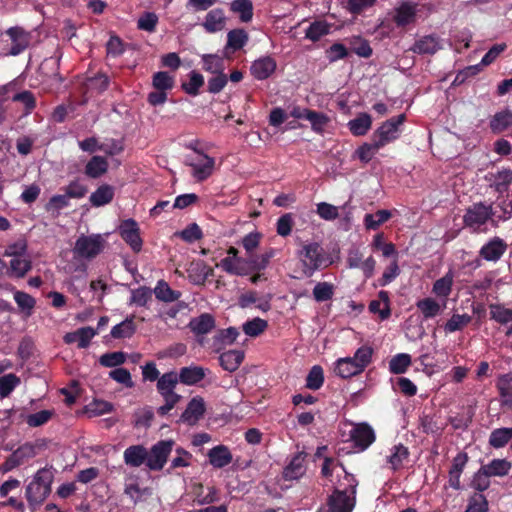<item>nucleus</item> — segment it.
Here are the masks:
<instances>
[{
    "label": "nucleus",
    "mask_w": 512,
    "mask_h": 512,
    "mask_svg": "<svg viewBox=\"0 0 512 512\" xmlns=\"http://www.w3.org/2000/svg\"><path fill=\"white\" fill-rule=\"evenodd\" d=\"M340 486L328 498V512H352L355 507L358 481L354 475L345 471Z\"/></svg>",
    "instance_id": "nucleus-1"
},
{
    "label": "nucleus",
    "mask_w": 512,
    "mask_h": 512,
    "mask_svg": "<svg viewBox=\"0 0 512 512\" xmlns=\"http://www.w3.org/2000/svg\"><path fill=\"white\" fill-rule=\"evenodd\" d=\"M54 474L49 468L39 469L26 486L25 497L30 507L40 506L51 493Z\"/></svg>",
    "instance_id": "nucleus-2"
},
{
    "label": "nucleus",
    "mask_w": 512,
    "mask_h": 512,
    "mask_svg": "<svg viewBox=\"0 0 512 512\" xmlns=\"http://www.w3.org/2000/svg\"><path fill=\"white\" fill-rule=\"evenodd\" d=\"M185 164L192 169V176L199 182L209 178L215 167V159L205 153L187 155Z\"/></svg>",
    "instance_id": "nucleus-3"
},
{
    "label": "nucleus",
    "mask_w": 512,
    "mask_h": 512,
    "mask_svg": "<svg viewBox=\"0 0 512 512\" xmlns=\"http://www.w3.org/2000/svg\"><path fill=\"white\" fill-rule=\"evenodd\" d=\"M175 442L171 439L160 440L148 452L147 467L152 471H160L167 462Z\"/></svg>",
    "instance_id": "nucleus-4"
},
{
    "label": "nucleus",
    "mask_w": 512,
    "mask_h": 512,
    "mask_svg": "<svg viewBox=\"0 0 512 512\" xmlns=\"http://www.w3.org/2000/svg\"><path fill=\"white\" fill-rule=\"evenodd\" d=\"M405 121V115L400 114L384 122L373 134L374 139L384 147L399 136V127Z\"/></svg>",
    "instance_id": "nucleus-5"
},
{
    "label": "nucleus",
    "mask_w": 512,
    "mask_h": 512,
    "mask_svg": "<svg viewBox=\"0 0 512 512\" xmlns=\"http://www.w3.org/2000/svg\"><path fill=\"white\" fill-rule=\"evenodd\" d=\"M105 240L100 235L82 236L75 244L79 256H95L103 252Z\"/></svg>",
    "instance_id": "nucleus-6"
},
{
    "label": "nucleus",
    "mask_w": 512,
    "mask_h": 512,
    "mask_svg": "<svg viewBox=\"0 0 512 512\" xmlns=\"http://www.w3.org/2000/svg\"><path fill=\"white\" fill-rule=\"evenodd\" d=\"M205 412L206 406L204 399L200 396H195L188 402L178 422L194 426L204 416Z\"/></svg>",
    "instance_id": "nucleus-7"
},
{
    "label": "nucleus",
    "mask_w": 512,
    "mask_h": 512,
    "mask_svg": "<svg viewBox=\"0 0 512 512\" xmlns=\"http://www.w3.org/2000/svg\"><path fill=\"white\" fill-rule=\"evenodd\" d=\"M492 207L477 203L469 207L464 215V223L471 228H478L491 217Z\"/></svg>",
    "instance_id": "nucleus-8"
},
{
    "label": "nucleus",
    "mask_w": 512,
    "mask_h": 512,
    "mask_svg": "<svg viewBox=\"0 0 512 512\" xmlns=\"http://www.w3.org/2000/svg\"><path fill=\"white\" fill-rule=\"evenodd\" d=\"M506 49L505 44H496L483 56L481 63L478 65L470 66L466 70L460 72L454 83H462L466 77L473 76L480 71V66H487L495 61V59Z\"/></svg>",
    "instance_id": "nucleus-9"
},
{
    "label": "nucleus",
    "mask_w": 512,
    "mask_h": 512,
    "mask_svg": "<svg viewBox=\"0 0 512 512\" xmlns=\"http://www.w3.org/2000/svg\"><path fill=\"white\" fill-rule=\"evenodd\" d=\"M119 232L125 242L131 246L134 253H138L141 250L142 240L139 235L138 224L135 220H124L119 226Z\"/></svg>",
    "instance_id": "nucleus-10"
},
{
    "label": "nucleus",
    "mask_w": 512,
    "mask_h": 512,
    "mask_svg": "<svg viewBox=\"0 0 512 512\" xmlns=\"http://www.w3.org/2000/svg\"><path fill=\"white\" fill-rule=\"evenodd\" d=\"M350 436L354 446L361 451L367 449L376 439L373 428L367 423L357 424L351 430Z\"/></svg>",
    "instance_id": "nucleus-11"
},
{
    "label": "nucleus",
    "mask_w": 512,
    "mask_h": 512,
    "mask_svg": "<svg viewBox=\"0 0 512 512\" xmlns=\"http://www.w3.org/2000/svg\"><path fill=\"white\" fill-rule=\"evenodd\" d=\"M252 258H222L220 266L227 272L236 275H247L256 269V262Z\"/></svg>",
    "instance_id": "nucleus-12"
},
{
    "label": "nucleus",
    "mask_w": 512,
    "mask_h": 512,
    "mask_svg": "<svg viewBox=\"0 0 512 512\" xmlns=\"http://www.w3.org/2000/svg\"><path fill=\"white\" fill-rule=\"evenodd\" d=\"M7 35L11 38L12 46L10 55L16 56L22 53L30 44V33L20 27H11L7 30Z\"/></svg>",
    "instance_id": "nucleus-13"
},
{
    "label": "nucleus",
    "mask_w": 512,
    "mask_h": 512,
    "mask_svg": "<svg viewBox=\"0 0 512 512\" xmlns=\"http://www.w3.org/2000/svg\"><path fill=\"white\" fill-rule=\"evenodd\" d=\"M467 462L468 455L464 452L458 453L453 459L452 466L449 470V485L455 490H460L462 488L460 477Z\"/></svg>",
    "instance_id": "nucleus-14"
},
{
    "label": "nucleus",
    "mask_w": 512,
    "mask_h": 512,
    "mask_svg": "<svg viewBox=\"0 0 512 512\" xmlns=\"http://www.w3.org/2000/svg\"><path fill=\"white\" fill-rule=\"evenodd\" d=\"M124 462L130 467L147 465L148 450L143 445H131L123 453Z\"/></svg>",
    "instance_id": "nucleus-15"
},
{
    "label": "nucleus",
    "mask_w": 512,
    "mask_h": 512,
    "mask_svg": "<svg viewBox=\"0 0 512 512\" xmlns=\"http://www.w3.org/2000/svg\"><path fill=\"white\" fill-rule=\"evenodd\" d=\"M207 456L209 458V463L214 468L218 469L224 468L225 466L229 465L233 460V456L230 449L222 444L211 448L208 451Z\"/></svg>",
    "instance_id": "nucleus-16"
},
{
    "label": "nucleus",
    "mask_w": 512,
    "mask_h": 512,
    "mask_svg": "<svg viewBox=\"0 0 512 512\" xmlns=\"http://www.w3.org/2000/svg\"><path fill=\"white\" fill-rule=\"evenodd\" d=\"M307 454L298 452L283 470V478L285 480H295L300 478L306 471L304 462Z\"/></svg>",
    "instance_id": "nucleus-17"
},
{
    "label": "nucleus",
    "mask_w": 512,
    "mask_h": 512,
    "mask_svg": "<svg viewBox=\"0 0 512 512\" xmlns=\"http://www.w3.org/2000/svg\"><path fill=\"white\" fill-rule=\"evenodd\" d=\"M188 327L196 335H205L215 328V319L209 313H202L190 320Z\"/></svg>",
    "instance_id": "nucleus-18"
},
{
    "label": "nucleus",
    "mask_w": 512,
    "mask_h": 512,
    "mask_svg": "<svg viewBox=\"0 0 512 512\" xmlns=\"http://www.w3.org/2000/svg\"><path fill=\"white\" fill-rule=\"evenodd\" d=\"M276 69V62L273 58L266 56L256 61L251 66L252 75L258 80L267 79Z\"/></svg>",
    "instance_id": "nucleus-19"
},
{
    "label": "nucleus",
    "mask_w": 512,
    "mask_h": 512,
    "mask_svg": "<svg viewBox=\"0 0 512 512\" xmlns=\"http://www.w3.org/2000/svg\"><path fill=\"white\" fill-rule=\"evenodd\" d=\"M368 309L373 314H379L381 320L388 319L391 315L389 293L384 290L380 291L378 299L372 300Z\"/></svg>",
    "instance_id": "nucleus-20"
},
{
    "label": "nucleus",
    "mask_w": 512,
    "mask_h": 512,
    "mask_svg": "<svg viewBox=\"0 0 512 512\" xmlns=\"http://www.w3.org/2000/svg\"><path fill=\"white\" fill-rule=\"evenodd\" d=\"M59 267L75 278L84 276L87 270L85 258H61Z\"/></svg>",
    "instance_id": "nucleus-21"
},
{
    "label": "nucleus",
    "mask_w": 512,
    "mask_h": 512,
    "mask_svg": "<svg viewBox=\"0 0 512 512\" xmlns=\"http://www.w3.org/2000/svg\"><path fill=\"white\" fill-rule=\"evenodd\" d=\"M334 372L337 376L347 379L362 373V369L351 357L339 358L335 362Z\"/></svg>",
    "instance_id": "nucleus-22"
},
{
    "label": "nucleus",
    "mask_w": 512,
    "mask_h": 512,
    "mask_svg": "<svg viewBox=\"0 0 512 512\" xmlns=\"http://www.w3.org/2000/svg\"><path fill=\"white\" fill-rule=\"evenodd\" d=\"M244 360V352L242 350H229L223 352L219 356L221 367L229 372L236 371Z\"/></svg>",
    "instance_id": "nucleus-23"
},
{
    "label": "nucleus",
    "mask_w": 512,
    "mask_h": 512,
    "mask_svg": "<svg viewBox=\"0 0 512 512\" xmlns=\"http://www.w3.org/2000/svg\"><path fill=\"white\" fill-rule=\"evenodd\" d=\"M205 376V369L200 366L182 367L178 374L179 381L190 386L201 382Z\"/></svg>",
    "instance_id": "nucleus-24"
},
{
    "label": "nucleus",
    "mask_w": 512,
    "mask_h": 512,
    "mask_svg": "<svg viewBox=\"0 0 512 512\" xmlns=\"http://www.w3.org/2000/svg\"><path fill=\"white\" fill-rule=\"evenodd\" d=\"M496 387L501 398V406L512 407V373L501 375Z\"/></svg>",
    "instance_id": "nucleus-25"
},
{
    "label": "nucleus",
    "mask_w": 512,
    "mask_h": 512,
    "mask_svg": "<svg viewBox=\"0 0 512 512\" xmlns=\"http://www.w3.org/2000/svg\"><path fill=\"white\" fill-rule=\"evenodd\" d=\"M202 25L209 33H215L224 29L225 16L223 10L216 8L209 11Z\"/></svg>",
    "instance_id": "nucleus-26"
},
{
    "label": "nucleus",
    "mask_w": 512,
    "mask_h": 512,
    "mask_svg": "<svg viewBox=\"0 0 512 512\" xmlns=\"http://www.w3.org/2000/svg\"><path fill=\"white\" fill-rule=\"evenodd\" d=\"M351 133L355 136L365 135L372 126V118L367 113H360L347 124Z\"/></svg>",
    "instance_id": "nucleus-27"
},
{
    "label": "nucleus",
    "mask_w": 512,
    "mask_h": 512,
    "mask_svg": "<svg viewBox=\"0 0 512 512\" xmlns=\"http://www.w3.org/2000/svg\"><path fill=\"white\" fill-rule=\"evenodd\" d=\"M179 381L178 374L174 371L166 372L157 380V392L161 395L175 393Z\"/></svg>",
    "instance_id": "nucleus-28"
},
{
    "label": "nucleus",
    "mask_w": 512,
    "mask_h": 512,
    "mask_svg": "<svg viewBox=\"0 0 512 512\" xmlns=\"http://www.w3.org/2000/svg\"><path fill=\"white\" fill-rule=\"evenodd\" d=\"M239 334L235 327L220 329L213 338V346L217 351H220L224 346L233 344Z\"/></svg>",
    "instance_id": "nucleus-29"
},
{
    "label": "nucleus",
    "mask_w": 512,
    "mask_h": 512,
    "mask_svg": "<svg viewBox=\"0 0 512 512\" xmlns=\"http://www.w3.org/2000/svg\"><path fill=\"white\" fill-rule=\"evenodd\" d=\"M108 170V162L104 157L93 156L85 166V174L90 178H99Z\"/></svg>",
    "instance_id": "nucleus-30"
},
{
    "label": "nucleus",
    "mask_w": 512,
    "mask_h": 512,
    "mask_svg": "<svg viewBox=\"0 0 512 512\" xmlns=\"http://www.w3.org/2000/svg\"><path fill=\"white\" fill-rule=\"evenodd\" d=\"M488 179L491 182V186H493L497 192L503 193L507 191L508 186L512 182V171L505 169L495 174L490 173Z\"/></svg>",
    "instance_id": "nucleus-31"
},
{
    "label": "nucleus",
    "mask_w": 512,
    "mask_h": 512,
    "mask_svg": "<svg viewBox=\"0 0 512 512\" xmlns=\"http://www.w3.org/2000/svg\"><path fill=\"white\" fill-rule=\"evenodd\" d=\"M114 196V190L109 185H101L90 195V203L94 207H100L110 203Z\"/></svg>",
    "instance_id": "nucleus-32"
},
{
    "label": "nucleus",
    "mask_w": 512,
    "mask_h": 512,
    "mask_svg": "<svg viewBox=\"0 0 512 512\" xmlns=\"http://www.w3.org/2000/svg\"><path fill=\"white\" fill-rule=\"evenodd\" d=\"M136 332V325L133 317L126 318L121 323L115 325L110 332L114 339L131 338Z\"/></svg>",
    "instance_id": "nucleus-33"
},
{
    "label": "nucleus",
    "mask_w": 512,
    "mask_h": 512,
    "mask_svg": "<svg viewBox=\"0 0 512 512\" xmlns=\"http://www.w3.org/2000/svg\"><path fill=\"white\" fill-rule=\"evenodd\" d=\"M481 468L490 477L492 476H505L511 469V463L506 459H493L490 463L482 465Z\"/></svg>",
    "instance_id": "nucleus-34"
},
{
    "label": "nucleus",
    "mask_w": 512,
    "mask_h": 512,
    "mask_svg": "<svg viewBox=\"0 0 512 512\" xmlns=\"http://www.w3.org/2000/svg\"><path fill=\"white\" fill-rule=\"evenodd\" d=\"M454 274L452 269L440 279L436 280L433 284V293H435L439 297H448L452 290Z\"/></svg>",
    "instance_id": "nucleus-35"
},
{
    "label": "nucleus",
    "mask_w": 512,
    "mask_h": 512,
    "mask_svg": "<svg viewBox=\"0 0 512 512\" xmlns=\"http://www.w3.org/2000/svg\"><path fill=\"white\" fill-rule=\"evenodd\" d=\"M440 49L438 40L432 36H425L415 42L412 51L419 54H434Z\"/></svg>",
    "instance_id": "nucleus-36"
},
{
    "label": "nucleus",
    "mask_w": 512,
    "mask_h": 512,
    "mask_svg": "<svg viewBox=\"0 0 512 512\" xmlns=\"http://www.w3.org/2000/svg\"><path fill=\"white\" fill-rule=\"evenodd\" d=\"M416 306L425 319L434 318L441 312L440 304L430 297L419 300Z\"/></svg>",
    "instance_id": "nucleus-37"
},
{
    "label": "nucleus",
    "mask_w": 512,
    "mask_h": 512,
    "mask_svg": "<svg viewBox=\"0 0 512 512\" xmlns=\"http://www.w3.org/2000/svg\"><path fill=\"white\" fill-rule=\"evenodd\" d=\"M512 439L510 428H497L494 429L489 436V445L493 448L499 449L507 445Z\"/></svg>",
    "instance_id": "nucleus-38"
},
{
    "label": "nucleus",
    "mask_w": 512,
    "mask_h": 512,
    "mask_svg": "<svg viewBox=\"0 0 512 512\" xmlns=\"http://www.w3.org/2000/svg\"><path fill=\"white\" fill-rule=\"evenodd\" d=\"M490 318L501 325L512 322V309L506 308L502 304H490Z\"/></svg>",
    "instance_id": "nucleus-39"
},
{
    "label": "nucleus",
    "mask_w": 512,
    "mask_h": 512,
    "mask_svg": "<svg viewBox=\"0 0 512 512\" xmlns=\"http://www.w3.org/2000/svg\"><path fill=\"white\" fill-rule=\"evenodd\" d=\"M156 298L163 302L176 301L181 293L171 289V287L163 280L159 281L154 289Z\"/></svg>",
    "instance_id": "nucleus-40"
},
{
    "label": "nucleus",
    "mask_w": 512,
    "mask_h": 512,
    "mask_svg": "<svg viewBox=\"0 0 512 512\" xmlns=\"http://www.w3.org/2000/svg\"><path fill=\"white\" fill-rule=\"evenodd\" d=\"M415 5L412 3H403L400 5L394 16V20L398 25L404 26L414 21Z\"/></svg>",
    "instance_id": "nucleus-41"
},
{
    "label": "nucleus",
    "mask_w": 512,
    "mask_h": 512,
    "mask_svg": "<svg viewBox=\"0 0 512 512\" xmlns=\"http://www.w3.org/2000/svg\"><path fill=\"white\" fill-rule=\"evenodd\" d=\"M507 249V244L498 237L491 239L480 250V256H502Z\"/></svg>",
    "instance_id": "nucleus-42"
},
{
    "label": "nucleus",
    "mask_w": 512,
    "mask_h": 512,
    "mask_svg": "<svg viewBox=\"0 0 512 512\" xmlns=\"http://www.w3.org/2000/svg\"><path fill=\"white\" fill-rule=\"evenodd\" d=\"M333 258H304L301 259L300 264L303 269V273L306 277H311L313 273L319 269L323 264H333Z\"/></svg>",
    "instance_id": "nucleus-43"
},
{
    "label": "nucleus",
    "mask_w": 512,
    "mask_h": 512,
    "mask_svg": "<svg viewBox=\"0 0 512 512\" xmlns=\"http://www.w3.org/2000/svg\"><path fill=\"white\" fill-rule=\"evenodd\" d=\"M391 217V212L389 210H378L373 214H366L364 217V225L366 229L375 230L381 224L388 221Z\"/></svg>",
    "instance_id": "nucleus-44"
},
{
    "label": "nucleus",
    "mask_w": 512,
    "mask_h": 512,
    "mask_svg": "<svg viewBox=\"0 0 512 512\" xmlns=\"http://www.w3.org/2000/svg\"><path fill=\"white\" fill-rule=\"evenodd\" d=\"M510 125H512V112L507 109L496 113L490 121V127L494 132H502Z\"/></svg>",
    "instance_id": "nucleus-45"
},
{
    "label": "nucleus",
    "mask_w": 512,
    "mask_h": 512,
    "mask_svg": "<svg viewBox=\"0 0 512 512\" xmlns=\"http://www.w3.org/2000/svg\"><path fill=\"white\" fill-rule=\"evenodd\" d=\"M268 327V322L262 318L256 317L243 324V331L247 336L257 337Z\"/></svg>",
    "instance_id": "nucleus-46"
},
{
    "label": "nucleus",
    "mask_w": 512,
    "mask_h": 512,
    "mask_svg": "<svg viewBox=\"0 0 512 512\" xmlns=\"http://www.w3.org/2000/svg\"><path fill=\"white\" fill-rule=\"evenodd\" d=\"M231 10L239 14L243 22H248L253 16V6L250 0H234L231 3Z\"/></svg>",
    "instance_id": "nucleus-47"
},
{
    "label": "nucleus",
    "mask_w": 512,
    "mask_h": 512,
    "mask_svg": "<svg viewBox=\"0 0 512 512\" xmlns=\"http://www.w3.org/2000/svg\"><path fill=\"white\" fill-rule=\"evenodd\" d=\"M324 383V371L320 365H314L307 377H306V387L311 390H318L322 387Z\"/></svg>",
    "instance_id": "nucleus-48"
},
{
    "label": "nucleus",
    "mask_w": 512,
    "mask_h": 512,
    "mask_svg": "<svg viewBox=\"0 0 512 512\" xmlns=\"http://www.w3.org/2000/svg\"><path fill=\"white\" fill-rule=\"evenodd\" d=\"M411 365V356L406 353L395 355L389 362V369L391 373L402 374L406 372Z\"/></svg>",
    "instance_id": "nucleus-49"
},
{
    "label": "nucleus",
    "mask_w": 512,
    "mask_h": 512,
    "mask_svg": "<svg viewBox=\"0 0 512 512\" xmlns=\"http://www.w3.org/2000/svg\"><path fill=\"white\" fill-rule=\"evenodd\" d=\"M471 316L468 314H453L452 317L444 325L446 333L459 331L471 322Z\"/></svg>",
    "instance_id": "nucleus-50"
},
{
    "label": "nucleus",
    "mask_w": 512,
    "mask_h": 512,
    "mask_svg": "<svg viewBox=\"0 0 512 512\" xmlns=\"http://www.w3.org/2000/svg\"><path fill=\"white\" fill-rule=\"evenodd\" d=\"M409 456L407 447L402 444L395 445L392 453L387 457L388 462L391 464L393 470H397L402 466V463Z\"/></svg>",
    "instance_id": "nucleus-51"
},
{
    "label": "nucleus",
    "mask_w": 512,
    "mask_h": 512,
    "mask_svg": "<svg viewBox=\"0 0 512 512\" xmlns=\"http://www.w3.org/2000/svg\"><path fill=\"white\" fill-rule=\"evenodd\" d=\"M248 41V34L243 29L231 30L227 35V47L241 49Z\"/></svg>",
    "instance_id": "nucleus-52"
},
{
    "label": "nucleus",
    "mask_w": 512,
    "mask_h": 512,
    "mask_svg": "<svg viewBox=\"0 0 512 512\" xmlns=\"http://www.w3.org/2000/svg\"><path fill=\"white\" fill-rule=\"evenodd\" d=\"M380 148L381 145L373 138L371 143H364L355 153L362 162L368 163Z\"/></svg>",
    "instance_id": "nucleus-53"
},
{
    "label": "nucleus",
    "mask_w": 512,
    "mask_h": 512,
    "mask_svg": "<svg viewBox=\"0 0 512 512\" xmlns=\"http://www.w3.org/2000/svg\"><path fill=\"white\" fill-rule=\"evenodd\" d=\"M31 269V262L27 258H12L8 273L17 278L23 277Z\"/></svg>",
    "instance_id": "nucleus-54"
},
{
    "label": "nucleus",
    "mask_w": 512,
    "mask_h": 512,
    "mask_svg": "<svg viewBox=\"0 0 512 512\" xmlns=\"http://www.w3.org/2000/svg\"><path fill=\"white\" fill-rule=\"evenodd\" d=\"M372 355L373 349L370 346L363 345L356 350L354 356L351 358L354 360V362H356L359 368L364 371L365 368L370 364Z\"/></svg>",
    "instance_id": "nucleus-55"
},
{
    "label": "nucleus",
    "mask_w": 512,
    "mask_h": 512,
    "mask_svg": "<svg viewBox=\"0 0 512 512\" xmlns=\"http://www.w3.org/2000/svg\"><path fill=\"white\" fill-rule=\"evenodd\" d=\"M464 512H488V500L481 493H475L468 499V505Z\"/></svg>",
    "instance_id": "nucleus-56"
},
{
    "label": "nucleus",
    "mask_w": 512,
    "mask_h": 512,
    "mask_svg": "<svg viewBox=\"0 0 512 512\" xmlns=\"http://www.w3.org/2000/svg\"><path fill=\"white\" fill-rule=\"evenodd\" d=\"M14 301L22 311L27 312V315H31L36 304L34 297L23 291L14 293Z\"/></svg>",
    "instance_id": "nucleus-57"
},
{
    "label": "nucleus",
    "mask_w": 512,
    "mask_h": 512,
    "mask_svg": "<svg viewBox=\"0 0 512 512\" xmlns=\"http://www.w3.org/2000/svg\"><path fill=\"white\" fill-rule=\"evenodd\" d=\"M203 68L213 74L223 72L224 62L223 59L217 55L207 54L203 55Z\"/></svg>",
    "instance_id": "nucleus-58"
},
{
    "label": "nucleus",
    "mask_w": 512,
    "mask_h": 512,
    "mask_svg": "<svg viewBox=\"0 0 512 512\" xmlns=\"http://www.w3.org/2000/svg\"><path fill=\"white\" fill-rule=\"evenodd\" d=\"M333 285L328 282H320L313 289V296L317 302H325L333 297Z\"/></svg>",
    "instance_id": "nucleus-59"
},
{
    "label": "nucleus",
    "mask_w": 512,
    "mask_h": 512,
    "mask_svg": "<svg viewBox=\"0 0 512 512\" xmlns=\"http://www.w3.org/2000/svg\"><path fill=\"white\" fill-rule=\"evenodd\" d=\"M62 190L69 199H81L88 192L87 186H85L79 180L70 182L67 186L63 187Z\"/></svg>",
    "instance_id": "nucleus-60"
},
{
    "label": "nucleus",
    "mask_w": 512,
    "mask_h": 512,
    "mask_svg": "<svg viewBox=\"0 0 512 512\" xmlns=\"http://www.w3.org/2000/svg\"><path fill=\"white\" fill-rule=\"evenodd\" d=\"M38 448H40V445L26 442L18 447L13 453L15 454V457L18 458L20 463L23 464L26 460L37 455Z\"/></svg>",
    "instance_id": "nucleus-61"
},
{
    "label": "nucleus",
    "mask_w": 512,
    "mask_h": 512,
    "mask_svg": "<svg viewBox=\"0 0 512 512\" xmlns=\"http://www.w3.org/2000/svg\"><path fill=\"white\" fill-rule=\"evenodd\" d=\"M152 299V290L142 286L132 291L131 303L143 307Z\"/></svg>",
    "instance_id": "nucleus-62"
},
{
    "label": "nucleus",
    "mask_w": 512,
    "mask_h": 512,
    "mask_svg": "<svg viewBox=\"0 0 512 512\" xmlns=\"http://www.w3.org/2000/svg\"><path fill=\"white\" fill-rule=\"evenodd\" d=\"M153 86L157 90H171L174 86V78L168 72H157L153 76Z\"/></svg>",
    "instance_id": "nucleus-63"
},
{
    "label": "nucleus",
    "mask_w": 512,
    "mask_h": 512,
    "mask_svg": "<svg viewBox=\"0 0 512 512\" xmlns=\"http://www.w3.org/2000/svg\"><path fill=\"white\" fill-rule=\"evenodd\" d=\"M20 380L15 374L0 377V396L7 397L19 384Z\"/></svg>",
    "instance_id": "nucleus-64"
}]
</instances>
